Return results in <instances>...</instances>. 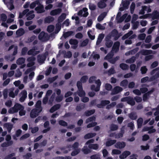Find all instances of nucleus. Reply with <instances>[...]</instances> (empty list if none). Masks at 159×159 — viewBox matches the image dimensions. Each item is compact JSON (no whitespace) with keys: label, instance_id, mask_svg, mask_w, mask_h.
<instances>
[{"label":"nucleus","instance_id":"f257e3e1","mask_svg":"<svg viewBox=\"0 0 159 159\" xmlns=\"http://www.w3.org/2000/svg\"><path fill=\"white\" fill-rule=\"evenodd\" d=\"M94 141L93 139H90L88 140L86 143L85 146L82 149V151L85 154H87L90 152V150L89 149H88L87 146L89 148H92L94 150H97L98 148V145L97 144H91V143H93Z\"/></svg>","mask_w":159,"mask_h":159},{"label":"nucleus","instance_id":"f03ea898","mask_svg":"<svg viewBox=\"0 0 159 159\" xmlns=\"http://www.w3.org/2000/svg\"><path fill=\"white\" fill-rule=\"evenodd\" d=\"M141 19H146L147 18H152V20L159 19V11L155 10L151 14H147L139 17Z\"/></svg>","mask_w":159,"mask_h":159},{"label":"nucleus","instance_id":"7ed1b4c3","mask_svg":"<svg viewBox=\"0 0 159 159\" xmlns=\"http://www.w3.org/2000/svg\"><path fill=\"white\" fill-rule=\"evenodd\" d=\"M68 14L63 13L59 17L58 19V23L56 25V30L57 31L56 33H57L60 30L61 28V22L66 18V15Z\"/></svg>","mask_w":159,"mask_h":159},{"label":"nucleus","instance_id":"20e7f679","mask_svg":"<svg viewBox=\"0 0 159 159\" xmlns=\"http://www.w3.org/2000/svg\"><path fill=\"white\" fill-rule=\"evenodd\" d=\"M121 15V13L120 12H119L116 16V20L117 21L119 22H120L122 21L127 16V17L125 19V21L128 22L129 21L131 18V16L130 15H127V14H125L123 16L121 17H120V16Z\"/></svg>","mask_w":159,"mask_h":159},{"label":"nucleus","instance_id":"39448f33","mask_svg":"<svg viewBox=\"0 0 159 159\" xmlns=\"http://www.w3.org/2000/svg\"><path fill=\"white\" fill-rule=\"evenodd\" d=\"M24 108V107L21 105L16 103L14 106L10 108L8 110V112L11 114H12L18 112L19 109H22Z\"/></svg>","mask_w":159,"mask_h":159},{"label":"nucleus","instance_id":"423d86ee","mask_svg":"<svg viewBox=\"0 0 159 159\" xmlns=\"http://www.w3.org/2000/svg\"><path fill=\"white\" fill-rule=\"evenodd\" d=\"M11 137L9 135H7L6 136L5 140L7 141L2 143L1 145V146L2 147H7L11 145L13 143V141L11 140Z\"/></svg>","mask_w":159,"mask_h":159},{"label":"nucleus","instance_id":"0eeeda50","mask_svg":"<svg viewBox=\"0 0 159 159\" xmlns=\"http://www.w3.org/2000/svg\"><path fill=\"white\" fill-rule=\"evenodd\" d=\"M77 86L78 90V93H77V94H78L79 96L80 97H82L85 96V93L84 91L83 90V88L81 82L80 81L78 82L77 84Z\"/></svg>","mask_w":159,"mask_h":159},{"label":"nucleus","instance_id":"6e6552de","mask_svg":"<svg viewBox=\"0 0 159 159\" xmlns=\"http://www.w3.org/2000/svg\"><path fill=\"white\" fill-rule=\"evenodd\" d=\"M101 84L100 80L99 79L97 80L95 82V84L92 85L91 86V89L96 92L100 90Z\"/></svg>","mask_w":159,"mask_h":159},{"label":"nucleus","instance_id":"1a4fd4ad","mask_svg":"<svg viewBox=\"0 0 159 159\" xmlns=\"http://www.w3.org/2000/svg\"><path fill=\"white\" fill-rule=\"evenodd\" d=\"M95 118L94 117H90L88 119L86 120V123L92 122L91 123L89 124L87 126V128H89L93 127L96 125L97 123L96 122H93V121L95 120Z\"/></svg>","mask_w":159,"mask_h":159},{"label":"nucleus","instance_id":"9d476101","mask_svg":"<svg viewBox=\"0 0 159 159\" xmlns=\"http://www.w3.org/2000/svg\"><path fill=\"white\" fill-rule=\"evenodd\" d=\"M151 11V9L150 7L143 6L142 9L140 11L139 14L143 15L146 12L149 13Z\"/></svg>","mask_w":159,"mask_h":159},{"label":"nucleus","instance_id":"9b49d317","mask_svg":"<svg viewBox=\"0 0 159 159\" xmlns=\"http://www.w3.org/2000/svg\"><path fill=\"white\" fill-rule=\"evenodd\" d=\"M129 4V2L128 1H125L123 0L122 2V6L120 8V11H123L125 9L128 8V6Z\"/></svg>","mask_w":159,"mask_h":159},{"label":"nucleus","instance_id":"f8f14e48","mask_svg":"<svg viewBox=\"0 0 159 159\" xmlns=\"http://www.w3.org/2000/svg\"><path fill=\"white\" fill-rule=\"evenodd\" d=\"M39 38L42 41H44L48 39V37L47 34L42 32L39 34Z\"/></svg>","mask_w":159,"mask_h":159},{"label":"nucleus","instance_id":"ddd939ff","mask_svg":"<svg viewBox=\"0 0 159 159\" xmlns=\"http://www.w3.org/2000/svg\"><path fill=\"white\" fill-rule=\"evenodd\" d=\"M122 101H125L129 104L131 105H134L135 102L133 100L129 97H126L121 99Z\"/></svg>","mask_w":159,"mask_h":159},{"label":"nucleus","instance_id":"4468645a","mask_svg":"<svg viewBox=\"0 0 159 159\" xmlns=\"http://www.w3.org/2000/svg\"><path fill=\"white\" fill-rule=\"evenodd\" d=\"M88 9L86 8H84L82 10L79 11L78 15L79 16H83L84 17H86L88 15V12L87 11Z\"/></svg>","mask_w":159,"mask_h":159},{"label":"nucleus","instance_id":"2eb2a0df","mask_svg":"<svg viewBox=\"0 0 159 159\" xmlns=\"http://www.w3.org/2000/svg\"><path fill=\"white\" fill-rule=\"evenodd\" d=\"M35 11L38 13H42L45 11L43 6L40 4V3L38 6L35 8Z\"/></svg>","mask_w":159,"mask_h":159},{"label":"nucleus","instance_id":"dca6fc26","mask_svg":"<svg viewBox=\"0 0 159 159\" xmlns=\"http://www.w3.org/2000/svg\"><path fill=\"white\" fill-rule=\"evenodd\" d=\"M113 56V55L111 54H108L107 56L105 57V59L108 60L111 63H114L119 58V57H116V58L114 60H111V58Z\"/></svg>","mask_w":159,"mask_h":159},{"label":"nucleus","instance_id":"f3484780","mask_svg":"<svg viewBox=\"0 0 159 159\" xmlns=\"http://www.w3.org/2000/svg\"><path fill=\"white\" fill-rule=\"evenodd\" d=\"M48 53L46 52L44 55L41 56L39 55L38 57V60L40 64L43 63L45 59L46 55H48Z\"/></svg>","mask_w":159,"mask_h":159},{"label":"nucleus","instance_id":"a211bd4d","mask_svg":"<svg viewBox=\"0 0 159 159\" xmlns=\"http://www.w3.org/2000/svg\"><path fill=\"white\" fill-rule=\"evenodd\" d=\"M130 152L128 151L123 152L120 155L119 157L121 159H124L126 158L127 156L130 155Z\"/></svg>","mask_w":159,"mask_h":159},{"label":"nucleus","instance_id":"6ab92c4d","mask_svg":"<svg viewBox=\"0 0 159 159\" xmlns=\"http://www.w3.org/2000/svg\"><path fill=\"white\" fill-rule=\"evenodd\" d=\"M38 111L36 109H33L31 111L30 113V116L32 118H34L37 116L39 113L40 112H38Z\"/></svg>","mask_w":159,"mask_h":159},{"label":"nucleus","instance_id":"aec40b11","mask_svg":"<svg viewBox=\"0 0 159 159\" xmlns=\"http://www.w3.org/2000/svg\"><path fill=\"white\" fill-rule=\"evenodd\" d=\"M21 97L20 99V101L21 102H23L27 96V92L25 90H23L20 93Z\"/></svg>","mask_w":159,"mask_h":159},{"label":"nucleus","instance_id":"412c9836","mask_svg":"<svg viewBox=\"0 0 159 159\" xmlns=\"http://www.w3.org/2000/svg\"><path fill=\"white\" fill-rule=\"evenodd\" d=\"M148 131L149 133L151 134L155 132L156 131V130L153 129L152 126L150 127H145L143 129V131Z\"/></svg>","mask_w":159,"mask_h":159},{"label":"nucleus","instance_id":"4be33fe9","mask_svg":"<svg viewBox=\"0 0 159 159\" xmlns=\"http://www.w3.org/2000/svg\"><path fill=\"white\" fill-rule=\"evenodd\" d=\"M107 0H100L98 3V7L101 8H102L105 7L106 6V2Z\"/></svg>","mask_w":159,"mask_h":159},{"label":"nucleus","instance_id":"5701e85b","mask_svg":"<svg viewBox=\"0 0 159 159\" xmlns=\"http://www.w3.org/2000/svg\"><path fill=\"white\" fill-rule=\"evenodd\" d=\"M125 145V143L124 142H118L115 144V146L116 148L121 149L124 148Z\"/></svg>","mask_w":159,"mask_h":159},{"label":"nucleus","instance_id":"b1692460","mask_svg":"<svg viewBox=\"0 0 159 159\" xmlns=\"http://www.w3.org/2000/svg\"><path fill=\"white\" fill-rule=\"evenodd\" d=\"M34 60L35 58L33 57H31L28 58L27 61L28 62V63L27 64V66L30 67L33 66L34 64Z\"/></svg>","mask_w":159,"mask_h":159},{"label":"nucleus","instance_id":"393cba45","mask_svg":"<svg viewBox=\"0 0 159 159\" xmlns=\"http://www.w3.org/2000/svg\"><path fill=\"white\" fill-rule=\"evenodd\" d=\"M33 11H30L27 12L26 16L27 17V19L28 20H30L33 19L34 17V15L33 14Z\"/></svg>","mask_w":159,"mask_h":159},{"label":"nucleus","instance_id":"a878e982","mask_svg":"<svg viewBox=\"0 0 159 159\" xmlns=\"http://www.w3.org/2000/svg\"><path fill=\"white\" fill-rule=\"evenodd\" d=\"M119 45L120 43L119 42L115 43L112 48V52H117L119 50Z\"/></svg>","mask_w":159,"mask_h":159},{"label":"nucleus","instance_id":"bb28decb","mask_svg":"<svg viewBox=\"0 0 159 159\" xmlns=\"http://www.w3.org/2000/svg\"><path fill=\"white\" fill-rule=\"evenodd\" d=\"M38 49L37 48H33L30 51H29L28 52L29 55H36L39 52V51L38 50Z\"/></svg>","mask_w":159,"mask_h":159},{"label":"nucleus","instance_id":"cd10ccee","mask_svg":"<svg viewBox=\"0 0 159 159\" xmlns=\"http://www.w3.org/2000/svg\"><path fill=\"white\" fill-rule=\"evenodd\" d=\"M152 53H153V51L152 50H142L139 53V54H141L144 55H147Z\"/></svg>","mask_w":159,"mask_h":159},{"label":"nucleus","instance_id":"c85d7f7f","mask_svg":"<svg viewBox=\"0 0 159 159\" xmlns=\"http://www.w3.org/2000/svg\"><path fill=\"white\" fill-rule=\"evenodd\" d=\"M61 11V9L58 8L50 12V15L55 16L59 14Z\"/></svg>","mask_w":159,"mask_h":159},{"label":"nucleus","instance_id":"c756f323","mask_svg":"<svg viewBox=\"0 0 159 159\" xmlns=\"http://www.w3.org/2000/svg\"><path fill=\"white\" fill-rule=\"evenodd\" d=\"M25 60L24 58H19L17 61V63L19 65H22L21 68H22L25 66V65L24 64Z\"/></svg>","mask_w":159,"mask_h":159},{"label":"nucleus","instance_id":"7c9ffc66","mask_svg":"<svg viewBox=\"0 0 159 159\" xmlns=\"http://www.w3.org/2000/svg\"><path fill=\"white\" fill-rule=\"evenodd\" d=\"M110 103V102L108 100H105L102 101L100 104H98L97 106L98 107L101 108L103 107L107 104Z\"/></svg>","mask_w":159,"mask_h":159},{"label":"nucleus","instance_id":"2f4dec72","mask_svg":"<svg viewBox=\"0 0 159 159\" xmlns=\"http://www.w3.org/2000/svg\"><path fill=\"white\" fill-rule=\"evenodd\" d=\"M4 127L7 129L9 132H10L13 127V125L10 124L6 123L4 125Z\"/></svg>","mask_w":159,"mask_h":159},{"label":"nucleus","instance_id":"473e14b6","mask_svg":"<svg viewBox=\"0 0 159 159\" xmlns=\"http://www.w3.org/2000/svg\"><path fill=\"white\" fill-rule=\"evenodd\" d=\"M41 101H38L37 102L36 104V109H38V112H40L42 110V108L41 107Z\"/></svg>","mask_w":159,"mask_h":159},{"label":"nucleus","instance_id":"72a5a7b5","mask_svg":"<svg viewBox=\"0 0 159 159\" xmlns=\"http://www.w3.org/2000/svg\"><path fill=\"white\" fill-rule=\"evenodd\" d=\"M6 1V3H4L6 4L7 8L10 10L13 9L14 8V6L13 5L12 2L10 1L8 3H7Z\"/></svg>","mask_w":159,"mask_h":159},{"label":"nucleus","instance_id":"f704fd0d","mask_svg":"<svg viewBox=\"0 0 159 159\" xmlns=\"http://www.w3.org/2000/svg\"><path fill=\"white\" fill-rule=\"evenodd\" d=\"M25 33V31L23 29L21 28L19 29L16 32V34L18 36H21Z\"/></svg>","mask_w":159,"mask_h":159},{"label":"nucleus","instance_id":"c9c22d12","mask_svg":"<svg viewBox=\"0 0 159 159\" xmlns=\"http://www.w3.org/2000/svg\"><path fill=\"white\" fill-rule=\"evenodd\" d=\"M107 15V13L105 12L102 13L99 16L98 18V20L100 22Z\"/></svg>","mask_w":159,"mask_h":159},{"label":"nucleus","instance_id":"e433bc0d","mask_svg":"<svg viewBox=\"0 0 159 159\" xmlns=\"http://www.w3.org/2000/svg\"><path fill=\"white\" fill-rule=\"evenodd\" d=\"M11 49H13L14 51L13 52V55H16L17 52V47L16 46L12 45L9 48L8 50H10Z\"/></svg>","mask_w":159,"mask_h":159},{"label":"nucleus","instance_id":"4c0bfd02","mask_svg":"<svg viewBox=\"0 0 159 159\" xmlns=\"http://www.w3.org/2000/svg\"><path fill=\"white\" fill-rule=\"evenodd\" d=\"M96 135V134L95 133H89L86 134L84 136V138L85 139H89L92 138L95 136Z\"/></svg>","mask_w":159,"mask_h":159},{"label":"nucleus","instance_id":"58836bf2","mask_svg":"<svg viewBox=\"0 0 159 159\" xmlns=\"http://www.w3.org/2000/svg\"><path fill=\"white\" fill-rule=\"evenodd\" d=\"M122 89L120 87L117 86L113 90L114 94L117 93L122 90Z\"/></svg>","mask_w":159,"mask_h":159},{"label":"nucleus","instance_id":"ea45409f","mask_svg":"<svg viewBox=\"0 0 159 159\" xmlns=\"http://www.w3.org/2000/svg\"><path fill=\"white\" fill-rule=\"evenodd\" d=\"M104 37V35L103 34H100L99 35L96 43L97 45H98L100 43Z\"/></svg>","mask_w":159,"mask_h":159},{"label":"nucleus","instance_id":"a19ab883","mask_svg":"<svg viewBox=\"0 0 159 159\" xmlns=\"http://www.w3.org/2000/svg\"><path fill=\"white\" fill-rule=\"evenodd\" d=\"M21 133L22 130L21 129H18L17 130L16 132L15 135L13 137V139L16 140H17V137H18L19 136Z\"/></svg>","mask_w":159,"mask_h":159},{"label":"nucleus","instance_id":"79ce46f5","mask_svg":"<svg viewBox=\"0 0 159 159\" xmlns=\"http://www.w3.org/2000/svg\"><path fill=\"white\" fill-rule=\"evenodd\" d=\"M39 0H36L31 3L30 5V7L31 8H33L37 5V6L39 4Z\"/></svg>","mask_w":159,"mask_h":159},{"label":"nucleus","instance_id":"37998d69","mask_svg":"<svg viewBox=\"0 0 159 159\" xmlns=\"http://www.w3.org/2000/svg\"><path fill=\"white\" fill-rule=\"evenodd\" d=\"M116 142L115 140L108 141L106 143V145L107 146H110L115 143Z\"/></svg>","mask_w":159,"mask_h":159},{"label":"nucleus","instance_id":"c03bdc74","mask_svg":"<svg viewBox=\"0 0 159 159\" xmlns=\"http://www.w3.org/2000/svg\"><path fill=\"white\" fill-rule=\"evenodd\" d=\"M60 107V106L59 105H56L52 107L50 110V112L51 113L54 112L55 111H56Z\"/></svg>","mask_w":159,"mask_h":159},{"label":"nucleus","instance_id":"a18cd8bd","mask_svg":"<svg viewBox=\"0 0 159 159\" xmlns=\"http://www.w3.org/2000/svg\"><path fill=\"white\" fill-rule=\"evenodd\" d=\"M15 154L12 153L7 156L5 158V159H16L14 156Z\"/></svg>","mask_w":159,"mask_h":159},{"label":"nucleus","instance_id":"49530a36","mask_svg":"<svg viewBox=\"0 0 159 159\" xmlns=\"http://www.w3.org/2000/svg\"><path fill=\"white\" fill-rule=\"evenodd\" d=\"M121 151L120 150L117 149H113L111 152V154L113 155H118L120 153Z\"/></svg>","mask_w":159,"mask_h":159},{"label":"nucleus","instance_id":"de8ad7c7","mask_svg":"<svg viewBox=\"0 0 159 159\" xmlns=\"http://www.w3.org/2000/svg\"><path fill=\"white\" fill-rule=\"evenodd\" d=\"M93 31L91 30H89L88 32V34L89 37L92 40H93L95 39V36L94 35H92Z\"/></svg>","mask_w":159,"mask_h":159},{"label":"nucleus","instance_id":"09e8293b","mask_svg":"<svg viewBox=\"0 0 159 159\" xmlns=\"http://www.w3.org/2000/svg\"><path fill=\"white\" fill-rule=\"evenodd\" d=\"M28 11L29 10L28 9H26L23 11L22 12L20 13L19 17L20 18H22L25 14H26Z\"/></svg>","mask_w":159,"mask_h":159},{"label":"nucleus","instance_id":"8fccbe9b","mask_svg":"<svg viewBox=\"0 0 159 159\" xmlns=\"http://www.w3.org/2000/svg\"><path fill=\"white\" fill-rule=\"evenodd\" d=\"M91 57H93L94 59H98L100 57L99 55L96 54L95 52H93L91 56Z\"/></svg>","mask_w":159,"mask_h":159},{"label":"nucleus","instance_id":"3c124183","mask_svg":"<svg viewBox=\"0 0 159 159\" xmlns=\"http://www.w3.org/2000/svg\"><path fill=\"white\" fill-rule=\"evenodd\" d=\"M133 32L132 31H129L128 33L125 34L122 37V39H125L128 37H129L131 34H133Z\"/></svg>","mask_w":159,"mask_h":159},{"label":"nucleus","instance_id":"603ef678","mask_svg":"<svg viewBox=\"0 0 159 159\" xmlns=\"http://www.w3.org/2000/svg\"><path fill=\"white\" fill-rule=\"evenodd\" d=\"M73 33V31H68L65 33L63 34V36L65 38H66L72 34Z\"/></svg>","mask_w":159,"mask_h":159},{"label":"nucleus","instance_id":"864d4df0","mask_svg":"<svg viewBox=\"0 0 159 159\" xmlns=\"http://www.w3.org/2000/svg\"><path fill=\"white\" fill-rule=\"evenodd\" d=\"M69 43L70 44L76 45L78 43V42L76 39H71L70 40Z\"/></svg>","mask_w":159,"mask_h":159},{"label":"nucleus","instance_id":"5fc2aeb1","mask_svg":"<svg viewBox=\"0 0 159 159\" xmlns=\"http://www.w3.org/2000/svg\"><path fill=\"white\" fill-rule=\"evenodd\" d=\"M143 119L141 118H140L139 119L137 120V123H138V128H140L141 127L142 122H143Z\"/></svg>","mask_w":159,"mask_h":159},{"label":"nucleus","instance_id":"6e6d98bb","mask_svg":"<svg viewBox=\"0 0 159 159\" xmlns=\"http://www.w3.org/2000/svg\"><path fill=\"white\" fill-rule=\"evenodd\" d=\"M120 67L123 70L127 69L128 68V66L125 64H121L120 65Z\"/></svg>","mask_w":159,"mask_h":159},{"label":"nucleus","instance_id":"4d7b16f0","mask_svg":"<svg viewBox=\"0 0 159 159\" xmlns=\"http://www.w3.org/2000/svg\"><path fill=\"white\" fill-rule=\"evenodd\" d=\"M54 27L52 25L49 26L47 28V31L49 32H52L54 30Z\"/></svg>","mask_w":159,"mask_h":159},{"label":"nucleus","instance_id":"13d9d810","mask_svg":"<svg viewBox=\"0 0 159 159\" xmlns=\"http://www.w3.org/2000/svg\"><path fill=\"white\" fill-rule=\"evenodd\" d=\"M96 77L95 76H92L90 77L89 80V82L90 83H92L94 82H95L96 80Z\"/></svg>","mask_w":159,"mask_h":159},{"label":"nucleus","instance_id":"bf43d9fd","mask_svg":"<svg viewBox=\"0 0 159 159\" xmlns=\"http://www.w3.org/2000/svg\"><path fill=\"white\" fill-rule=\"evenodd\" d=\"M135 4L134 2H132L130 6V11L131 13H133L135 7Z\"/></svg>","mask_w":159,"mask_h":159},{"label":"nucleus","instance_id":"052dcab7","mask_svg":"<svg viewBox=\"0 0 159 159\" xmlns=\"http://www.w3.org/2000/svg\"><path fill=\"white\" fill-rule=\"evenodd\" d=\"M146 36L145 34L143 33L139 34L138 36V38L141 40H143Z\"/></svg>","mask_w":159,"mask_h":159},{"label":"nucleus","instance_id":"680f3d73","mask_svg":"<svg viewBox=\"0 0 159 159\" xmlns=\"http://www.w3.org/2000/svg\"><path fill=\"white\" fill-rule=\"evenodd\" d=\"M155 74V78H157L159 77V71H157L155 69L153 70L152 72V74Z\"/></svg>","mask_w":159,"mask_h":159},{"label":"nucleus","instance_id":"e2e57ef3","mask_svg":"<svg viewBox=\"0 0 159 159\" xmlns=\"http://www.w3.org/2000/svg\"><path fill=\"white\" fill-rule=\"evenodd\" d=\"M152 44L151 43H149L148 44H145L144 43L142 45L141 47L142 48H150Z\"/></svg>","mask_w":159,"mask_h":159},{"label":"nucleus","instance_id":"0e129e2a","mask_svg":"<svg viewBox=\"0 0 159 159\" xmlns=\"http://www.w3.org/2000/svg\"><path fill=\"white\" fill-rule=\"evenodd\" d=\"M89 42V40L88 39H86L83 41L81 44V46L84 47L86 46L88 43Z\"/></svg>","mask_w":159,"mask_h":159},{"label":"nucleus","instance_id":"69168bd1","mask_svg":"<svg viewBox=\"0 0 159 159\" xmlns=\"http://www.w3.org/2000/svg\"><path fill=\"white\" fill-rule=\"evenodd\" d=\"M152 38V37L151 35L148 36L145 40V42L147 43H150L151 41Z\"/></svg>","mask_w":159,"mask_h":159},{"label":"nucleus","instance_id":"338daca9","mask_svg":"<svg viewBox=\"0 0 159 159\" xmlns=\"http://www.w3.org/2000/svg\"><path fill=\"white\" fill-rule=\"evenodd\" d=\"M96 28L100 30H104L105 29V27L101 24L98 23L96 25Z\"/></svg>","mask_w":159,"mask_h":159},{"label":"nucleus","instance_id":"774afa93","mask_svg":"<svg viewBox=\"0 0 159 159\" xmlns=\"http://www.w3.org/2000/svg\"><path fill=\"white\" fill-rule=\"evenodd\" d=\"M100 155L99 154H96L92 156L91 157V159H100Z\"/></svg>","mask_w":159,"mask_h":159}]
</instances>
